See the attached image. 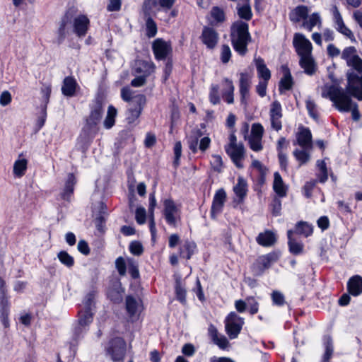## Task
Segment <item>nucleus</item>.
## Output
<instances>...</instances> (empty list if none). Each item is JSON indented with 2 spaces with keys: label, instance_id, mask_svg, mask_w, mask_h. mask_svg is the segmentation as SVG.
Returning a JSON list of instances; mask_svg holds the SVG:
<instances>
[{
  "label": "nucleus",
  "instance_id": "nucleus-58",
  "mask_svg": "<svg viewBox=\"0 0 362 362\" xmlns=\"http://www.w3.org/2000/svg\"><path fill=\"white\" fill-rule=\"evenodd\" d=\"M158 4L157 0H144L142 4V11L144 16H150L152 9Z\"/></svg>",
  "mask_w": 362,
  "mask_h": 362
},
{
  "label": "nucleus",
  "instance_id": "nucleus-8",
  "mask_svg": "<svg viewBox=\"0 0 362 362\" xmlns=\"http://www.w3.org/2000/svg\"><path fill=\"white\" fill-rule=\"evenodd\" d=\"M74 11L71 8L66 9L64 15L62 16L57 30L56 42L58 45H61L64 42L68 35L67 26L72 22V21H74Z\"/></svg>",
  "mask_w": 362,
  "mask_h": 362
},
{
  "label": "nucleus",
  "instance_id": "nucleus-62",
  "mask_svg": "<svg viewBox=\"0 0 362 362\" xmlns=\"http://www.w3.org/2000/svg\"><path fill=\"white\" fill-rule=\"evenodd\" d=\"M282 107L281 103L275 100L271 104L269 117H282Z\"/></svg>",
  "mask_w": 362,
  "mask_h": 362
},
{
  "label": "nucleus",
  "instance_id": "nucleus-55",
  "mask_svg": "<svg viewBox=\"0 0 362 362\" xmlns=\"http://www.w3.org/2000/svg\"><path fill=\"white\" fill-rule=\"evenodd\" d=\"M349 65L351 66L354 70L357 71L356 74H362V59L358 55H354L349 60Z\"/></svg>",
  "mask_w": 362,
  "mask_h": 362
},
{
  "label": "nucleus",
  "instance_id": "nucleus-4",
  "mask_svg": "<svg viewBox=\"0 0 362 362\" xmlns=\"http://www.w3.org/2000/svg\"><path fill=\"white\" fill-rule=\"evenodd\" d=\"M279 258L280 252L275 250L259 256L250 266L252 275L255 277L262 276Z\"/></svg>",
  "mask_w": 362,
  "mask_h": 362
},
{
  "label": "nucleus",
  "instance_id": "nucleus-5",
  "mask_svg": "<svg viewBox=\"0 0 362 362\" xmlns=\"http://www.w3.org/2000/svg\"><path fill=\"white\" fill-rule=\"evenodd\" d=\"M90 113L85 119V127L88 132L98 131V125L100 122L103 115V103L100 98H96L89 105Z\"/></svg>",
  "mask_w": 362,
  "mask_h": 362
},
{
  "label": "nucleus",
  "instance_id": "nucleus-61",
  "mask_svg": "<svg viewBox=\"0 0 362 362\" xmlns=\"http://www.w3.org/2000/svg\"><path fill=\"white\" fill-rule=\"evenodd\" d=\"M305 106L309 116L315 120H317L319 115L315 102L312 100H307L305 103Z\"/></svg>",
  "mask_w": 362,
  "mask_h": 362
},
{
  "label": "nucleus",
  "instance_id": "nucleus-53",
  "mask_svg": "<svg viewBox=\"0 0 362 362\" xmlns=\"http://www.w3.org/2000/svg\"><path fill=\"white\" fill-rule=\"evenodd\" d=\"M40 92L42 97V103L41 105H46V107H47L52 93V85L50 83L43 84Z\"/></svg>",
  "mask_w": 362,
  "mask_h": 362
},
{
  "label": "nucleus",
  "instance_id": "nucleus-39",
  "mask_svg": "<svg viewBox=\"0 0 362 362\" xmlns=\"http://www.w3.org/2000/svg\"><path fill=\"white\" fill-rule=\"evenodd\" d=\"M175 298L182 305H185L187 304V291L185 287L182 286V282L180 279H177L175 284Z\"/></svg>",
  "mask_w": 362,
  "mask_h": 362
},
{
  "label": "nucleus",
  "instance_id": "nucleus-9",
  "mask_svg": "<svg viewBox=\"0 0 362 362\" xmlns=\"http://www.w3.org/2000/svg\"><path fill=\"white\" fill-rule=\"evenodd\" d=\"M293 45L300 58L312 55V43L304 35L295 33L293 40Z\"/></svg>",
  "mask_w": 362,
  "mask_h": 362
},
{
  "label": "nucleus",
  "instance_id": "nucleus-34",
  "mask_svg": "<svg viewBox=\"0 0 362 362\" xmlns=\"http://www.w3.org/2000/svg\"><path fill=\"white\" fill-rule=\"evenodd\" d=\"M223 81L226 83L227 88L222 92V98L228 104H232L234 102L235 87L233 83L228 78H225Z\"/></svg>",
  "mask_w": 362,
  "mask_h": 362
},
{
  "label": "nucleus",
  "instance_id": "nucleus-56",
  "mask_svg": "<svg viewBox=\"0 0 362 362\" xmlns=\"http://www.w3.org/2000/svg\"><path fill=\"white\" fill-rule=\"evenodd\" d=\"M210 164L214 171L217 173L221 172L223 163L220 155H212V160L210 161Z\"/></svg>",
  "mask_w": 362,
  "mask_h": 362
},
{
  "label": "nucleus",
  "instance_id": "nucleus-33",
  "mask_svg": "<svg viewBox=\"0 0 362 362\" xmlns=\"http://www.w3.org/2000/svg\"><path fill=\"white\" fill-rule=\"evenodd\" d=\"M93 313L91 309L84 308L78 311L77 322L79 323V325H84L88 328L89 325L93 322Z\"/></svg>",
  "mask_w": 362,
  "mask_h": 362
},
{
  "label": "nucleus",
  "instance_id": "nucleus-6",
  "mask_svg": "<svg viewBox=\"0 0 362 362\" xmlns=\"http://www.w3.org/2000/svg\"><path fill=\"white\" fill-rule=\"evenodd\" d=\"M244 318L235 312H230L225 320V328L230 339L238 337L244 325Z\"/></svg>",
  "mask_w": 362,
  "mask_h": 362
},
{
  "label": "nucleus",
  "instance_id": "nucleus-32",
  "mask_svg": "<svg viewBox=\"0 0 362 362\" xmlns=\"http://www.w3.org/2000/svg\"><path fill=\"white\" fill-rule=\"evenodd\" d=\"M308 238L313 233V227L311 224L304 221H299L295 225L293 233Z\"/></svg>",
  "mask_w": 362,
  "mask_h": 362
},
{
  "label": "nucleus",
  "instance_id": "nucleus-23",
  "mask_svg": "<svg viewBox=\"0 0 362 362\" xmlns=\"http://www.w3.org/2000/svg\"><path fill=\"white\" fill-rule=\"evenodd\" d=\"M309 9L307 6L299 5L291 10L288 14L289 20L293 23H299L303 20L305 21L308 17Z\"/></svg>",
  "mask_w": 362,
  "mask_h": 362
},
{
  "label": "nucleus",
  "instance_id": "nucleus-50",
  "mask_svg": "<svg viewBox=\"0 0 362 362\" xmlns=\"http://www.w3.org/2000/svg\"><path fill=\"white\" fill-rule=\"evenodd\" d=\"M174 160L173 166L177 168L180 164V158L182 156V143L180 141H176L173 147Z\"/></svg>",
  "mask_w": 362,
  "mask_h": 362
},
{
  "label": "nucleus",
  "instance_id": "nucleus-10",
  "mask_svg": "<svg viewBox=\"0 0 362 362\" xmlns=\"http://www.w3.org/2000/svg\"><path fill=\"white\" fill-rule=\"evenodd\" d=\"M125 289L119 279L110 281L106 290L107 298L114 304H120L123 300Z\"/></svg>",
  "mask_w": 362,
  "mask_h": 362
},
{
  "label": "nucleus",
  "instance_id": "nucleus-25",
  "mask_svg": "<svg viewBox=\"0 0 362 362\" xmlns=\"http://www.w3.org/2000/svg\"><path fill=\"white\" fill-rule=\"evenodd\" d=\"M293 230H288L287 231L288 250L290 253L293 255H300L304 252V245L302 242H298L293 238Z\"/></svg>",
  "mask_w": 362,
  "mask_h": 362
},
{
  "label": "nucleus",
  "instance_id": "nucleus-45",
  "mask_svg": "<svg viewBox=\"0 0 362 362\" xmlns=\"http://www.w3.org/2000/svg\"><path fill=\"white\" fill-rule=\"evenodd\" d=\"M156 207L148 206V226L152 240H154L156 236V227L154 218V210Z\"/></svg>",
  "mask_w": 362,
  "mask_h": 362
},
{
  "label": "nucleus",
  "instance_id": "nucleus-57",
  "mask_svg": "<svg viewBox=\"0 0 362 362\" xmlns=\"http://www.w3.org/2000/svg\"><path fill=\"white\" fill-rule=\"evenodd\" d=\"M246 301L249 306L248 311L251 315H254L259 311V304L253 296H248L246 298Z\"/></svg>",
  "mask_w": 362,
  "mask_h": 362
},
{
  "label": "nucleus",
  "instance_id": "nucleus-36",
  "mask_svg": "<svg viewBox=\"0 0 362 362\" xmlns=\"http://www.w3.org/2000/svg\"><path fill=\"white\" fill-rule=\"evenodd\" d=\"M125 309L129 317L132 318L136 316L138 310V302L134 296L131 295L126 296Z\"/></svg>",
  "mask_w": 362,
  "mask_h": 362
},
{
  "label": "nucleus",
  "instance_id": "nucleus-12",
  "mask_svg": "<svg viewBox=\"0 0 362 362\" xmlns=\"http://www.w3.org/2000/svg\"><path fill=\"white\" fill-rule=\"evenodd\" d=\"M199 38L207 49H214L218 45L219 35L214 27L204 26Z\"/></svg>",
  "mask_w": 362,
  "mask_h": 362
},
{
  "label": "nucleus",
  "instance_id": "nucleus-49",
  "mask_svg": "<svg viewBox=\"0 0 362 362\" xmlns=\"http://www.w3.org/2000/svg\"><path fill=\"white\" fill-rule=\"evenodd\" d=\"M271 298L272 304L276 306L282 307L286 303L284 296L279 291H273Z\"/></svg>",
  "mask_w": 362,
  "mask_h": 362
},
{
  "label": "nucleus",
  "instance_id": "nucleus-26",
  "mask_svg": "<svg viewBox=\"0 0 362 362\" xmlns=\"http://www.w3.org/2000/svg\"><path fill=\"white\" fill-rule=\"evenodd\" d=\"M276 240L275 233L269 230L259 233L256 238L257 243L262 247H271L276 243Z\"/></svg>",
  "mask_w": 362,
  "mask_h": 362
},
{
  "label": "nucleus",
  "instance_id": "nucleus-18",
  "mask_svg": "<svg viewBox=\"0 0 362 362\" xmlns=\"http://www.w3.org/2000/svg\"><path fill=\"white\" fill-rule=\"evenodd\" d=\"M209 25L212 27L218 26L226 21V15L224 10L218 6H213L207 17Z\"/></svg>",
  "mask_w": 362,
  "mask_h": 362
},
{
  "label": "nucleus",
  "instance_id": "nucleus-28",
  "mask_svg": "<svg viewBox=\"0 0 362 362\" xmlns=\"http://www.w3.org/2000/svg\"><path fill=\"white\" fill-rule=\"evenodd\" d=\"M255 63L257 69V76L260 81H269L272 74L270 70L267 66L264 59L258 57L255 59Z\"/></svg>",
  "mask_w": 362,
  "mask_h": 362
},
{
  "label": "nucleus",
  "instance_id": "nucleus-43",
  "mask_svg": "<svg viewBox=\"0 0 362 362\" xmlns=\"http://www.w3.org/2000/svg\"><path fill=\"white\" fill-rule=\"evenodd\" d=\"M57 257L60 262L66 267L71 268L74 265L75 261L66 251L62 250L57 254Z\"/></svg>",
  "mask_w": 362,
  "mask_h": 362
},
{
  "label": "nucleus",
  "instance_id": "nucleus-52",
  "mask_svg": "<svg viewBox=\"0 0 362 362\" xmlns=\"http://www.w3.org/2000/svg\"><path fill=\"white\" fill-rule=\"evenodd\" d=\"M232 56V52L228 45L223 44L221 47L220 59L223 64H227Z\"/></svg>",
  "mask_w": 362,
  "mask_h": 362
},
{
  "label": "nucleus",
  "instance_id": "nucleus-37",
  "mask_svg": "<svg viewBox=\"0 0 362 362\" xmlns=\"http://www.w3.org/2000/svg\"><path fill=\"white\" fill-rule=\"evenodd\" d=\"M28 168V160L25 158L18 159L14 162L13 173L16 177H23Z\"/></svg>",
  "mask_w": 362,
  "mask_h": 362
},
{
  "label": "nucleus",
  "instance_id": "nucleus-48",
  "mask_svg": "<svg viewBox=\"0 0 362 362\" xmlns=\"http://www.w3.org/2000/svg\"><path fill=\"white\" fill-rule=\"evenodd\" d=\"M115 268L118 272V274L121 276H124L127 274V260L126 261L125 259L119 256L115 259Z\"/></svg>",
  "mask_w": 362,
  "mask_h": 362
},
{
  "label": "nucleus",
  "instance_id": "nucleus-22",
  "mask_svg": "<svg viewBox=\"0 0 362 362\" xmlns=\"http://www.w3.org/2000/svg\"><path fill=\"white\" fill-rule=\"evenodd\" d=\"M76 178L74 173H69L62 192L60 193L62 199L69 202L74 192Z\"/></svg>",
  "mask_w": 362,
  "mask_h": 362
},
{
  "label": "nucleus",
  "instance_id": "nucleus-31",
  "mask_svg": "<svg viewBox=\"0 0 362 362\" xmlns=\"http://www.w3.org/2000/svg\"><path fill=\"white\" fill-rule=\"evenodd\" d=\"M273 189L279 197H284L287 194V187L279 172L274 173Z\"/></svg>",
  "mask_w": 362,
  "mask_h": 362
},
{
  "label": "nucleus",
  "instance_id": "nucleus-15",
  "mask_svg": "<svg viewBox=\"0 0 362 362\" xmlns=\"http://www.w3.org/2000/svg\"><path fill=\"white\" fill-rule=\"evenodd\" d=\"M225 151L238 168H243V160L245 158V150L243 144L240 143L237 146L225 147Z\"/></svg>",
  "mask_w": 362,
  "mask_h": 362
},
{
  "label": "nucleus",
  "instance_id": "nucleus-35",
  "mask_svg": "<svg viewBox=\"0 0 362 362\" xmlns=\"http://www.w3.org/2000/svg\"><path fill=\"white\" fill-rule=\"evenodd\" d=\"M236 9L237 14L240 18L239 20L247 23V21H250L252 18L253 14L250 4H238Z\"/></svg>",
  "mask_w": 362,
  "mask_h": 362
},
{
  "label": "nucleus",
  "instance_id": "nucleus-19",
  "mask_svg": "<svg viewBox=\"0 0 362 362\" xmlns=\"http://www.w3.org/2000/svg\"><path fill=\"white\" fill-rule=\"evenodd\" d=\"M80 87L76 80L72 76H66L62 82V93L68 98H71L76 95L77 89Z\"/></svg>",
  "mask_w": 362,
  "mask_h": 362
},
{
  "label": "nucleus",
  "instance_id": "nucleus-21",
  "mask_svg": "<svg viewBox=\"0 0 362 362\" xmlns=\"http://www.w3.org/2000/svg\"><path fill=\"white\" fill-rule=\"evenodd\" d=\"M347 292L354 297L362 294V276L356 274L351 276L346 283Z\"/></svg>",
  "mask_w": 362,
  "mask_h": 362
},
{
  "label": "nucleus",
  "instance_id": "nucleus-24",
  "mask_svg": "<svg viewBox=\"0 0 362 362\" xmlns=\"http://www.w3.org/2000/svg\"><path fill=\"white\" fill-rule=\"evenodd\" d=\"M297 141L304 149L312 148L313 136L311 131L308 127H303L297 134Z\"/></svg>",
  "mask_w": 362,
  "mask_h": 362
},
{
  "label": "nucleus",
  "instance_id": "nucleus-20",
  "mask_svg": "<svg viewBox=\"0 0 362 362\" xmlns=\"http://www.w3.org/2000/svg\"><path fill=\"white\" fill-rule=\"evenodd\" d=\"M197 246L195 242L186 240L180 245L177 253L180 259L189 260L197 252Z\"/></svg>",
  "mask_w": 362,
  "mask_h": 362
},
{
  "label": "nucleus",
  "instance_id": "nucleus-1",
  "mask_svg": "<svg viewBox=\"0 0 362 362\" xmlns=\"http://www.w3.org/2000/svg\"><path fill=\"white\" fill-rule=\"evenodd\" d=\"M346 91L338 84L327 83L322 88V97L329 98L341 112H350L353 104L351 97L362 101V74L354 71L346 74Z\"/></svg>",
  "mask_w": 362,
  "mask_h": 362
},
{
  "label": "nucleus",
  "instance_id": "nucleus-38",
  "mask_svg": "<svg viewBox=\"0 0 362 362\" xmlns=\"http://www.w3.org/2000/svg\"><path fill=\"white\" fill-rule=\"evenodd\" d=\"M155 69V64L152 62L141 61L139 66L136 68V72L137 74H142L148 77L154 72Z\"/></svg>",
  "mask_w": 362,
  "mask_h": 362
},
{
  "label": "nucleus",
  "instance_id": "nucleus-46",
  "mask_svg": "<svg viewBox=\"0 0 362 362\" xmlns=\"http://www.w3.org/2000/svg\"><path fill=\"white\" fill-rule=\"evenodd\" d=\"M209 99L210 103L214 105L220 103L221 98L219 95V86L218 84H212L211 86Z\"/></svg>",
  "mask_w": 362,
  "mask_h": 362
},
{
  "label": "nucleus",
  "instance_id": "nucleus-30",
  "mask_svg": "<svg viewBox=\"0 0 362 362\" xmlns=\"http://www.w3.org/2000/svg\"><path fill=\"white\" fill-rule=\"evenodd\" d=\"M322 343L325 347V353L320 362H330L334 353V346L332 337L329 334H325L322 337Z\"/></svg>",
  "mask_w": 362,
  "mask_h": 362
},
{
  "label": "nucleus",
  "instance_id": "nucleus-54",
  "mask_svg": "<svg viewBox=\"0 0 362 362\" xmlns=\"http://www.w3.org/2000/svg\"><path fill=\"white\" fill-rule=\"evenodd\" d=\"M173 59L172 57H168L167 59V61L165 63V66L163 67V82H166L173 71Z\"/></svg>",
  "mask_w": 362,
  "mask_h": 362
},
{
  "label": "nucleus",
  "instance_id": "nucleus-11",
  "mask_svg": "<svg viewBox=\"0 0 362 362\" xmlns=\"http://www.w3.org/2000/svg\"><path fill=\"white\" fill-rule=\"evenodd\" d=\"M226 199L227 194L224 189L221 188L216 190L210 209L211 219H216L217 216L222 213Z\"/></svg>",
  "mask_w": 362,
  "mask_h": 362
},
{
  "label": "nucleus",
  "instance_id": "nucleus-63",
  "mask_svg": "<svg viewBox=\"0 0 362 362\" xmlns=\"http://www.w3.org/2000/svg\"><path fill=\"white\" fill-rule=\"evenodd\" d=\"M129 252L134 255L139 256L144 252V247L139 241H132L129 247Z\"/></svg>",
  "mask_w": 362,
  "mask_h": 362
},
{
  "label": "nucleus",
  "instance_id": "nucleus-60",
  "mask_svg": "<svg viewBox=\"0 0 362 362\" xmlns=\"http://www.w3.org/2000/svg\"><path fill=\"white\" fill-rule=\"evenodd\" d=\"M267 173H259L258 176L255 180V191L258 193L262 192V189L266 182Z\"/></svg>",
  "mask_w": 362,
  "mask_h": 362
},
{
  "label": "nucleus",
  "instance_id": "nucleus-2",
  "mask_svg": "<svg viewBox=\"0 0 362 362\" xmlns=\"http://www.w3.org/2000/svg\"><path fill=\"white\" fill-rule=\"evenodd\" d=\"M230 40L234 51L240 57H245L248 52V45L252 42L249 24L241 20H237L230 26Z\"/></svg>",
  "mask_w": 362,
  "mask_h": 362
},
{
  "label": "nucleus",
  "instance_id": "nucleus-14",
  "mask_svg": "<svg viewBox=\"0 0 362 362\" xmlns=\"http://www.w3.org/2000/svg\"><path fill=\"white\" fill-rule=\"evenodd\" d=\"M239 92L241 104L246 105L250 96L251 76L247 72H241L239 78Z\"/></svg>",
  "mask_w": 362,
  "mask_h": 362
},
{
  "label": "nucleus",
  "instance_id": "nucleus-47",
  "mask_svg": "<svg viewBox=\"0 0 362 362\" xmlns=\"http://www.w3.org/2000/svg\"><path fill=\"white\" fill-rule=\"evenodd\" d=\"M293 156L297 161L299 163V165H303L307 163L310 158V156L308 152L305 150L296 149L293 151Z\"/></svg>",
  "mask_w": 362,
  "mask_h": 362
},
{
  "label": "nucleus",
  "instance_id": "nucleus-13",
  "mask_svg": "<svg viewBox=\"0 0 362 362\" xmlns=\"http://www.w3.org/2000/svg\"><path fill=\"white\" fill-rule=\"evenodd\" d=\"M177 207L173 199L171 198L165 199L163 201V216L166 223L173 227L177 226V219L175 214L177 212Z\"/></svg>",
  "mask_w": 362,
  "mask_h": 362
},
{
  "label": "nucleus",
  "instance_id": "nucleus-27",
  "mask_svg": "<svg viewBox=\"0 0 362 362\" xmlns=\"http://www.w3.org/2000/svg\"><path fill=\"white\" fill-rule=\"evenodd\" d=\"M247 183L243 177H238L237 184L233 187V192L238 197V203L244 202L247 193Z\"/></svg>",
  "mask_w": 362,
  "mask_h": 362
},
{
  "label": "nucleus",
  "instance_id": "nucleus-59",
  "mask_svg": "<svg viewBox=\"0 0 362 362\" xmlns=\"http://www.w3.org/2000/svg\"><path fill=\"white\" fill-rule=\"evenodd\" d=\"M272 214L274 216L281 215V201L279 197H275L270 204Z\"/></svg>",
  "mask_w": 362,
  "mask_h": 362
},
{
  "label": "nucleus",
  "instance_id": "nucleus-17",
  "mask_svg": "<svg viewBox=\"0 0 362 362\" xmlns=\"http://www.w3.org/2000/svg\"><path fill=\"white\" fill-rule=\"evenodd\" d=\"M134 107L129 109V116L128 119L129 122H134L137 119L146 103V98L144 94H138L134 97Z\"/></svg>",
  "mask_w": 362,
  "mask_h": 362
},
{
  "label": "nucleus",
  "instance_id": "nucleus-3",
  "mask_svg": "<svg viewBox=\"0 0 362 362\" xmlns=\"http://www.w3.org/2000/svg\"><path fill=\"white\" fill-rule=\"evenodd\" d=\"M104 351L113 362H124L127 351V342L122 337H113L107 341Z\"/></svg>",
  "mask_w": 362,
  "mask_h": 362
},
{
  "label": "nucleus",
  "instance_id": "nucleus-42",
  "mask_svg": "<svg viewBox=\"0 0 362 362\" xmlns=\"http://www.w3.org/2000/svg\"><path fill=\"white\" fill-rule=\"evenodd\" d=\"M146 19V35L148 38L155 37L158 32V26L155 21L151 17L147 16Z\"/></svg>",
  "mask_w": 362,
  "mask_h": 362
},
{
  "label": "nucleus",
  "instance_id": "nucleus-16",
  "mask_svg": "<svg viewBox=\"0 0 362 362\" xmlns=\"http://www.w3.org/2000/svg\"><path fill=\"white\" fill-rule=\"evenodd\" d=\"M90 20L87 16L80 14L74 18L73 30L78 37H85L90 28Z\"/></svg>",
  "mask_w": 362,
  "mask_h": 362
},
{
  "label": "nucleus",
  "instance_id": "nucleus-29",
  "mask_svg": "<svg viewBox=\"0 0 362 362\" xmlns=\"http://www.w3.org/2000/svg\"><path fill=\"white\" fill-rule=\"evenodd\" d=\"M299 65L309 76L313 75L317 71V64L312 55L300 58Z\"/></svg>",
  "mask_w": 362,
  "mask_h": 362
},
{
  "label": "nucleus",
  "instance_id": "nucleus-7",
  "mask_svg": "<svg viewBox=\"0 0 362 362\" xmlns=\"http://www.w3.org/2000/svg\"><path fill=\"white\" fill-rule=\"evenodd\" d=\"M152 51L157 61L165 60L168 56L172 55L171 42L162 38H157L152 43Z\"/></svg>",
  "mask_w": 362,
  "mask_h": 362
},
{
  "label": "nucleus",
  "instance_id": "nucleus-44",
  "mask_svg": "<svg viewBox=\"0 0 362 362\" xmlns=\"http://www.w3.org/2000/svg\"><path fill=\"white\" fill-rule=\"evenodd\" d=\"M320 23V17L317 13H313L309 18L303 22L302 26L308 31L311 32L313 28L318 23Z\"/></svg>",
  "mask_w": 362,
  "mask_h": 362
},
{
  "label": "nucleus",
  "instance_id": "nucleus-41",
  "mask_svg": "<svg viewBox=\"0 0 362 362\" xmlns=\"http://www.w3.org/2000/svg\"><path fill=\"white\" fill-rule=\"evenodd\" d=\"M128 272L133 279H140V272L139 269V264L136 260L132 257L127 258Z\"/></svg>",
  "mask_w": 362,
  "mask_h": 362
},
{
  "label": "nucleus",
  "instance_id": "nucleus-64",
  "mask_svg": "<svg viewBox=\"0 0 362 362\" xmlns=\"http://www.w3.org/2000/svg\"><path fill=\"white\" fill-rule=\"evenodd\" d=\"M135 219H136V223L139 225H142L146 223V211L144 207L140 206L136 209Z\"/></svg>",
  "mask_w": 362,
  "mask_h": 362
},
{
  "label": "nucleus",
  "instance_id": "nucleus-51",
  "mask_svg": "<svg viewBox=\"0 0 362 362\" xmlns=\"http://www.w3.org/2000/svg\"><path fill=\"white\" fill-rule=\"evenodd\" d=\"M293 77H282L279 83V90L282 93L284 90H290L293 86Z\"/></svg>",
  "mask_w": 362,
  "mask_h": 362
},
{
  "label": "nucleus",
  "instance_id": "nucleus-40",
  "mask_svg": "<svg viewBox=\"0 0 362 362\" xmlns=\"http://www.w3.org/2000/svg\"><path fill=\"white\" fill-rule=\"evenodd\" d=\"M117 113V109L113 105L108 107L107 115L103 122L105 129H110L115 125Z\"/></svg>",
  "mask_w": 362,
  "mask_h": 362
}]
</instances>
